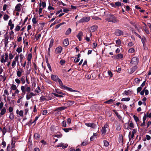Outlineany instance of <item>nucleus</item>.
Returning <instances> with one entry per match:
<instances>
[{"instance_id":"57","label":"nucleus","mask_w":151,"mask_h":151,"mask_svg":"<svg viewBox=\"0 0 151 151\" xmlns=\"http://www.w3.org/2000/svg\"><path fill=\"white\" fill-rule=\"evenodd\" d=\"M52 94L54 95L55 96L57 97H63V96L62 95H58L57 94H56V93H52Z\"/></svg>"},{"instance_id":"53","label":"nucleus","mask_w":151,"mask_h":151,"mask_svg":"<svg viewBox=\"0 0 151 151\" xmlns=\"http://www.w3.org/2000/svg\"><path fill=\"white\" fill-rule=\"evenodd\" d=\"M54 137H57L58 138H61L62 136V135L61 134H55L53 135Z\"/></svg>"},{"instance_id":"16","label":"nucleus","mask_w":151,"mask_h":151,"mask_svg":"<svg viewBox=\"0 0 151 151\" xmlns=\"http://www.w3.org/2000/svg\"><path fill=\"white\" fill-rule=\"evenodd\" d=\"M137 67L136 65H135L132 68L129 70H128V72L130 74H132L134 72L135 70L137 69Z\"/></svg>"},{"instance_id":"62","label":"nucleus","mask_w":151,"mask_h":151,"mask_svg":"<svg viewBox=\"0 0 151 151\" xmlns=\"http://www.w3.org/2000/svg\"><path fill=\"white\" fill-rule=\"evenodd\" d=\"M144 29L145 32L147 34H149L150 32L149 30L147 28L145 27L144 28Z\"/></svg>"},{"instance_id":"21","label":"nucleus","mask_w":151,"mask_h":151,"mask_svg":"<svg viewBox=\"0 0 151 151\" xmlns=\"http://www.w3.org/2000/svg\"><path fill=\"white\" fill-rule=\"evenodd\" d=\"M32 58V54L31 53H29L28 54L27 56V60L28 61V62L27 63V65L29 64V63L30 64L31 63L30 61Z\"/></svg>"},{"instance_id":"5","label":"nucleus","mask_w":151,"mask_h":151,"mask_svg":"<svg viewBox=\"0 0 151 151\" xmlns=\"http://www.w3.org/2000/svg\"><path fill=\"white\" fill-rule=\"evenodd\" d=\"M15 142L12 141L11 143V145H9L7 147V150L8 151L11 150L12 151H16L15 149Z\"/></svg>"},{"instance_id":"56","label":"nucleus","mask_w":151,"mask_h":151,"mask_svg":"<svg viewBox=\"0 0 151 151\" xmlns=\"http://www.w3.org/2000/svg\"><path fill=\"white\" fill-rule=\"evenodd\" d=\"M62 126L63 127H66L67 125L65 121H63L62 122Z\"/></svg>"},{"instance_id":"48","label":"nucleus","mask_w":151,"mask_h":151,"mask_svg":"<svg viewBox=\"0 0 151 151\" xmlns=\"http://www.w3.org/2000/svg\"><path fill=\"white\" fill-rule=\"evenodd\" d=\"M133 117L134 119V120L136 122H137L139 121V118L136 115H134L133 116Z\"/></svg>"},{"instance_id":"6","label":"nucleus","mask_w":151,"mask_h":151,"mask_svg":"<svg viewBox=\"0 0 151 151\" xmlns=\"http://www.w3.org/2000/svg\"><path fill=\"white\" fill-rule=\"evenodd\" d=\"M51 78L54 81L57 82H58L60 86L61 87V85L60 84V82H61L62 83H63L61 80L59 78L57 75H51Z\"/></svg>"},{"instance_id":"28","label":"nucleus","mask_w":151,"mask_h":151,"mask_svg":"<svg viewBox=\"0 0 151 151\" xmlns=\"http://www.w3.org/2000/svg\"><path fill=\"white\" fill-rule=\"evenodd\" d=\"M63 44L65 46H66L69 45V42L68 39H65L64 40Z\"/></svg>"},{"instance_id":"20","label":"nucleus","mask_w":151,"mask_h":151,"mask_svg":"<svg viewBox=\"0 0 151 151\" xmlns=\"http://www.w3.org/2000/svg\"><path fill=\"white\" fill-rule=\"evenodd\" d=\"M23 73V70L22 69L20 70H18L17 71V75L19 77H20Z\"/></svg>"},{"instance_id":"46","label":"nucleus","mask_w":151,"mask_h":151,"mask_svg":"<svg viewBox=\"0 0 151 151\" xmlns=\"http://www.w3.org/2000/svg\"><path fill=\"white\" fill-rule=\"evenodd\" d=\"M40 100L41 102H42L46 100V98L44 96H42L40 97Z\"/></svg>"},{"instance_id":"31","label":"nucleus","mask_w":151,"mask_h":151,"mask_svg":"<svg viewBox=\"0 0 151 151\" xmlns=\"http://www.w3.org/2000/svg\"><path fill=\"white\" fill-rule=\"evenodd\" d=\"M10 89L11 90H13L14 91L17 89V87L15 85L12 84L11 86Z\"/></svg>"},{"instance_id":"10","label":"nucleus","mask_w":151,"mask_h":151,"mask_svg":"<svg viewBox=\"0 0 151 151\" xmlns=\"http://www.w3.org/2000/svg\"><path fill=\"white\" fill-rule=\"evenodd\" d=\"M90 19L89 17H84L78 21V23L88 22Z\"/></svg>"},{"instance_id":"2","label":"nucleus","mask_w":151,"mask_h":151,"mask_svg":"<svg viewBox=\"0 0 151 151\" xmlns=\"http://www.w3.org/2000/svg\"><path fill=\"white\" fill-rule=\"evenodd\" d=\"M9 55L8 53H5L4 55H1L0 58V62L2 63H5L8 60Z\"/></svg>"},{"instance_id":"50","label":"nucleus","mask_w":151,"mask_h":151,"mask_svg":"<svg viewBox=\"0 0 151 151\" xmlns=\"http://www.w3.org/2000/svg\"><path fill=\"white\" fill-rule=\"evenodd\" d=\"M40 88L39 86H38L37 88L36 89L35 91L37 93H39L40 92Z\"/></svg>"},{"instance_id":"17","label":"nucleus","mask_w":151,"mask_h":151,"mask_svg":"<svg viewBox=\"0 0 151 151\" xmlns=\"http://www.w3.org/2000/svg\"><path fill=\"white\" fill-rule=\"evenodd\" d=\"M54 43V40L53 39H51L50 40L49 47L48 49V51L49 52L50 51V48H51L53 46Z\"/></svg>"},{"instance_id":"41","label":"nucleus","mask_w":151,"mask_h":151,"mask_svg":"<svg viewBox=\"0 0 151 151\" xmlns=\"http://www.w3.org/2000/svg\"><path fill=\"white\" fill-rule=\"evenodd\" d=\"M10 39H13V37L14 36V32L13 31H11L10 33Z\"/></svg>"},{"instance_id":"36","label":"nucleus","mask_w":151,"mask_h":151,"mask_svg":"<svg viewBox=\"0 0 151 151\" xmlns=\"http://www.w3.org/2000/svg\"><path fill=\"white\" fill-rule=\"evenodd\" d=\"M16 51L19 53L22 51V47H19L16 49Z\"/></svg>"},{"instance_id":"49","label":"nucleus","mask_w":151,"mask_h":151,"mask_svg":"<svg viewBox=\"0 0 151 151\" xmlns=\"http://www.w3.org/2000/svg\"><path fill=\"white\" fill-rule=\"evenodd\" d=\"M71 29L70 28H68L65 32V35H67L71 33Z\"/></svg>"},{"instance_id":"19","label":"nucleus","mask_w":151,"mask_h":151,"mask_svg":"<svg viewBox=\"0 0 151 151\" xmlns=\"http://www.w3.org/2000/svg\"><path fill=\"white\" fill-rule=\"evenodd\" d=\"M67 107L65 106H61L56 108L55 111H61L65 109Z\"/></svg>"},{"instance_id":"7","label":"nucleus","mask_w":151,"mask_h":151,"mask_svg":"<svg viewBox=\"0 0 151 151\" xmlns=\"http://www.w3.org/2000/svg\"><path fill=\"white\" fill-rule=\"evenodd\" d=\"M138 63V60L137 57H133L130 62V64L132 65H136Z\"/></svg>"},{"instance_id":"24","label":"nucleus","mask_w":151,"mask_h":151,"mask_svg":"<svg viewBox=\"0 0 151 151\" xmlns=\"http://www.w3.org/2000/svg\"><path fill=\"white\" fill-rule=\"evenodd\" d=\"M16 113L19 114L20 116H23L24 112L22 110H20L19 111L18 109H17L16 111Z\"/></svg>"},{"instance_id":"58","label":"nucleus","mask_w":151,"mask_h":151,"mask_svg":"<svg viewBox=\"0 0 151 151\" xmlns=\"http://www.w3.org/2000/svg\"><path fill=\"white\" fill-rule=\"evenodd\" d=\"M13 110V108L12 107L10 106V107L8 109L9 111V112L11 113H13L12 111Z\"/></svg>"},{"instance_id":"52","label":"nucleus","mask_w":151,"mask_h":151,"mask_svg":"<svg viewBox=\"0 0 151 151\" xmlns=\"http://www.w3.org/2000/svg\"><path fill=\"white\" fill-rule=\"evenodd\" d=\"M141 41L143 44V46H144L145 41L146 40V38L145 37L141 38Z\"/></svg>"},{"instance_id":"1","label":"nucleus","mask_w":151,"mask_h":151,"mask_svg":"<svg viewBox=\"0 0 151 151\" xmlns=\"http://www.w3.org/2000/svg\"><path fill=\"white\" fill-rule=\"evenodd\" d=\"M21 89L22 92L24 94L26 93V92H30L31 91V88L27 84H25L24 86H22L21 87Z\"/></svg>"},{"instance_id":"47","label":"nucleus","mask_w":151,"mask_h":151,"mask_svg":"<svg viewBox=\"0 0 151 151\" xmlns=\"http://www.w3.org/2000/svg\"><path fill=\"white\" fill-rule=\"evenodd\" d=\"M20 81H21L22 84H24L25 83V79L23 76L21 78Z\"/></svg>"},{"instance_id":"9","label":"nucleus","mask_w":151,"mask_h":151,"mask_svg":"<svg viewBox=\"0 0 151 151\" xmlns=\"http://www.w3.org/2000/svg\"><path fill=\"white\" fill-rule=\"evenodd\" d=\"M60 84L61 85V86L60 87L62 89H65L67 90L68 91H69L70 92H76L77 91H76L73 90L72 88H68L67 87V86L64 85L63 84V83H62L61 82H60Z\"/></svg>"},{"instance_id":"44","label":"nucleus","mask_w":151,"mask_h":151,"mask_svg":"<svg viewBox=\"0 0 151 151\" xmlns=\"http://www.w3.org/2000/svg\"><path fill=\"white\" fill-rule=\"evenodd\" d=\"M130 100V98L128 97V98H122L121 99V101H129Z\"/></svg>"},{"instance_id":"15","label":"nucleus","mask_w":151,"mask_h":151,"mask_svg":"<svg viewBox=\"0 0 151 151\" xmlns=\"http://www.w3.org/2000/svg\"><path fill=\"white\" fill-rule=\"evenodd\" d=\"M8 25L10 27V29L12 30L14 27V24L13 23L12 19H10L9 21Z\"/></svg>"},{"instance_id":"33","label":"nucleus","mask_w":151,"mask_h":151,"mask_svg":"<svg viewBox=\"0 0 151 151\" xmlns=\"http://www.w3.org/2000/svg\"><path fill=\"white\" fill-rule=\"evenodd\" d=\"M39 6L40 7H41L42 6L43 8L45 7L46 6L45 2L44 1H42L41 2H40L39 3Z\"/></svg>"},{"instance_id":"35","label":"nucleus","mask_w":151,"mask_h":151,"mask_svg":"<svg viewBox=\"0 0 151 151\" xmlns=\"http://www.w3.org/2000/svg\"><path fill=\"white\" fill-rule=\"evenodd\" d=\"M113 111L115 113V114L119 119H120L122 118L121 116L115 110H113Z\"/></svg>"},{"instance_id":"3","label":"nucleus","mask_w":151,"mask_h":151,"mask_svg":"<svg viewBox=\"0 0 151 151\" xmlns=\"http://www.w3.org/2000/svg\"><path fill=\"white\" fill-rule=\"evenodd\" d=\"M17 63V65H18L19 64V56L17 55L15 56L14 59L12 61L11 66L12 68H14L16 66Z\"/></svg>"},{"instance_id":"8","label":"nucleus","mask_w":151,"mask_h":151,"mask_svg":"<svg viewBox=\"0 0 151 151\" xmlns=\"http://www.w3.org/2000/svg\"><path fill=\"white\" fill-rule=\"evenodd\" d=\"M108 128L109 125L107 124H105L104 126L102 127V129L101 130L102 135H104L106 134L107 131L106 129Z\"/></svg>"},{"instance_id":"29","label":"nucleus","mask_w":151,"mask_h":151,"mask_svg":"<svg viewBox=\"0 0 151 151\" xmlns=\"http://www.w3.org/2000/svg\"><path fill=\"white\" fill-rule=\"evenodd\" d=\"M92 35V34L91 33L89 35H88V34H87L86 37V40L88 42H89L90 40L89 37H91Z\"/></svg>"},{"instance_id":"32","label":"nucleus","mask_w":151,"mask_h":151,"mask_svg":"<svg viewBox=\"0 0 151 151\" xmlns=\"http://www.w3.org/2000/svg\"><path fill=\"white\" fill-rule=\"evenodd\" d=\"M121 3L120 2L118 1L116 2L115 4H113V6L116 7V6H119L121 5Z\"/></svg>"},{"instance_id":"38","label":"nucleus","mask_w":151,"mask_h":151,"mask_svg":"<svg viewBox=\"0 0 151 151\" xmlns=\"http://www.w3.org/2000/svg\"><path fill=\"white\" fill-rule=\"evenodd\" d=\"M129 127H130V129H131L132 128H133L134 127V125L133 123L132 122H130L128 124Z\"/></svg>"},{"instance_id":"51","label":"nucleus","mask_w":151,"mask_h":151,"mask_svg":"<svg viewBox=\"0 0 151 151\" xmlns=\"http://www.w3.org/2000/svg\"><path fill=\"white\" fill-rule=\"evenodd\" d=\"M113 100L112 99H110L109 100L105 102V103H107L108 104H111L113 103Z\"/></svg>"},{"instance_id":"26","label":"nucleus","mask_w":151,"mask_h":151,"mask_svg":"<svg viewBox=\"0 0 151 151\" xmlns=\"http://www.w3.org/2000/svg\"><path fill=\"white\" fill-rule=\"evenodd\" d=\"M6 77L4 75H0V82L1 81L4 82L6 80Z\"/></svg>"},{"instance_id":"18","label":"nucleus","mask_w":151,"mask_h":151,"mask_svg":"<svg viewBox=\"0 0 151 151\" xmlns=\"http://www.w3.org/2000/svg\"><path fill=\"white\" fill-rule=\"evenodd\" d=\"M62 50V48L60 47H58L55 49V52L57 54L60 53L61 52Z\"/></svg>"},{"instance_id":"59","label":"nucleus","mask_w":151,"mask_h":151,"mask_svg":"<svg viewBox=\"0 0 151 151\" xmlns=\"http://www.w3.org/2000/svg\"><path fill=\"white\" fill-rule=\"evenodd\" d=\"M15 81L18 84H19L21 83L20 80L18 78H16L15 79Z\"/></svg>"},{"instance_id":"54","label":"nucleus","mask_w":151,"mask_h":151,"mask_svg":"<svg viewBox=\"0 0 151 151\" xmlns=\"http://www.w3.org/2000/svg\"><path fill=\"white\" fill-rule=\"evenodd\" d=\"M134 52V50L133 48H130L128 50V52L129 53H132Z\"/></svg>"},{"instance_id":"64","label":"nucleus","mask_w":151,"mask_h":151,"mask_svg":"<svg viewBox=\"0 0 151 151\" xmlns=\"http://www.w3.org/2000/svg\"><path fill=\"white\" fill-rule=\"evenodd\" d=\"M147 117H148L145 114L143 118V121H145L147 119Z\"/></svg>"},{"instance_id":"25","label":"nucleus","mask_w":151,"mask_h":151,"mask_svg":"<svg viewBox=\"0 0 151 151\" xmlns=\"http://www.w3.org/2000/svg\"><path fill=\"white\" fill-rule=\"evenodd\" d=\"M82 36L83 33L82 32H80L78 33L77 37L79 41L81 40V37Z\"/></svg>"},{"instance_id":"12","label":"nucleus","mask_w":151,"mask_h":151,"mask_svg":"<svg viewBox=\"0 0 151 151\" xmlns=\"http://www.w3.org/2000/svg\"><path fill=\"white\" fill-rule=\"evenodd\" d=\"M22 7V5L21 4L19 3L17 4L15 8V11L19 12L21 10Z\"/></svg>"},{"instance_id":"4","label":"nucleus","mask_w":151,"mask_h":151,"mask_svg":"<svg viewBox=\"0 0 151 151\" xmlns=\"http://www.w3.org/2000/svg\"><path fill=\"white\" fill-rule=\"evenodd\" d=\"M106 20L109 22L115 23L118 21L114 15H111L106 19Z\"/></svg>"},{"instance_id":"13","label":"nucleus","mask_w":151,"mask_h":151,"mask_svg":"<svg viewBox=\"0 0 151 151\" xmlns=\"http://www.w3.org/2000/svg\"><path fill=\"white\" fill-rule=\"evenodd\" d=\"M115 35L117 36H120L123 34V32L119 29H116L115 30Z\"/></svg>"},{"instance_id":"30","label":"nucleus","mask_w":151,"mask_h":151,"mask_svg":"<svg viewBox=\"0 0 151 151\" xmlns=\"http://www.w3.org/2000/svg\"><path fill=\"white\" fill-rule=\"evenodd\" d=\"M34 136L35 139L37 141H39V140L40 136L39 134L37 133H35L34 134Z\"/></svg>"},{"instance_id":"39","label":"nucleus","mask_w":151,"mask_h":151,"mask_svg":"<svg viewBox=\"0 0 151 151\" xmlns=\"http://www.w3.org/2000/svg\"><path fill=\"white\" fill-rule=\"evenodd\" d=\"M9 17L6 14H5L3 17V19L4 21H7L9 18Z\"/></svg>"},{"instance_id":"63","label":"nucleus","mask_w":151,"mask_h":151,"mask_svg":"<svg viewBox=\"0 0 151 151\" xmlns=\"http://www.w3.org/2000/svg\"><path fill=\"white\" fill-rule=\"evenodd\" d=\"M48 9L49 10H54L55 8L54 7H53L52 6H50V4L49 6L48 7Z\"/></svg>"},{"instance_id":"37","label":"nucleus","mask_w":151,"mask_h":151,"mask_svg":"<svg viewBox=\"0 0 151 151\" xmlns=\"http://www.w3.org/2000/svg\"><path fill=\"white\" fill-rule=\"evenodd\" d=\"M134 134H132L131 132H129V140H130L132 139L133 137H134Z\"/></svg>"},{"instance_id":"23","label":"nucleus","mask_w":151,"mask_h":151,"mask_svg":"<svg viewBox=\"0 0 151 151\" xmlns=\"http://www.w3.org/2000/svg\"><path fill=\"white\" fill-rule=\"evenodd\" d=\"M123 55L121 54H119L117 55L114 56V58L116 59H122L123 57Z\"/></svg>"},{"instance_id":"27","label":"nucleus","mask_w":151,"mask_h":151,"mask_svg":"<svg viewBox=\"0 0 151 151\" xmlns=\"http://www.w3.org/2000/svg\"><path fill=\"white\" fill-rule=\"evenodd\" d=\"M9 93L8 92V90L7 89H5L4 91V94L3 95V96L4 98V100H6V95H9Z\"/></svg>"},{"instance_id":"22","label":"nucleus","mask_w":151,"mask_h":151,"mask_svg":"<svg viewBox=\"0 0 151 151\" xmlns=\"http://www.w3.org/2000/svg\"><path fill=\"white\" fill-rule=\"evenodd\" d=\"M97 28V27L96 26H93L90 27V31L91 32L95 31Z\"/></svg>"},{"instance_id":"11","label":"nucleus","mask_w":151,"mask_h":151,"mask_svg":"<svg viewBox=\"0 0 151 151\" xmlns=\"http://www.w3.org/2000/svg\"><path fill=\"white\" fill-rule=\"evenodd\" d=\"M85 124L88 127H91L93 129L96 128V125L94 123H86Z\"/></svg>"},{"instance_id":"61","label":"nucleus","mask_w":151,"mask_h":151,"mask_svg":"<svg viewBox=\"0 0 151 151\" xmlns=\"http://www.w3.org/2000/svg\"><path fill=\"white\" fill-rule=\"evenodd\" d=\"M20 29V27L19 25H17L15 29V30L16 31H19Z\"/></svg>"},{"instance_id":"45","label":"nucleus","mask_w":151,"mask_h":151,"mask_svg":"<svg viewBox=\"0 0 151 151\" xmlns=\"http://www.w3.org/2000/svg\"><path fill=\"white\" fill-rule=\"evenodd\" d=\"M9 118L11 120H13L14 118V115L13 113H10L9 115Z\"/></svg>"},{"instance_id":"40","label":"nucleus","mask_w":151,"mask_h":151,"mask_svg":"<svg viewBox=\"0 0 151 151\" xmlns=\"http://www.w3.org/2000/svg\"><path fill=\"white\" fill-rule=\"evenodd\" d=\"M63 130L65 132H69V131L70 130H71L72 129L71 128H63Z\"/></svg>"},{"instance_id":"34","label":"nucleus","mask_w":151,"mask_h":151,"mask_svg":"<svg viewBox=\"0 0 151 151\" xmlns=\"http://www.w3.org/2000/svg\"><path fill=\"white\" fill-rule=\"evenodd\" d=\"M26 99L27 100L30 99L32 97L30 94V92L27 93L26 94Z\"/></svg>"},{"instance_id":"14","label":"nucleus","mask_w":151,"mask_h":151,"mask_svg":"<svg viewBox=\"0 0 151 151\" xmlns=\"http://www.w3.org/2000/svg\"><path fill=\"white\" fill-rule=\"evenodd\" d=\"M1 111L0 113V117H1L4 114L6 111V108L5 107H4L3 109H0Z\"/></svg>"},{"instance_id":"42","label":"nucleus","mask_w":151,"mask_h":151,"mask_svg":"<svg viewBox=\"0 0 151 151\" xmlns=\"http://www.w3.org/2000/svg\"><path fill=\"white\" fill-rule=\"evenodd\" d=\"M14 55L10 52L9 54V58L10 60H12L14 57Z\"/></svg>"},{"instance_id":"55","label":"nucleus","mask_w":151,"mask_h":151,"mask_svg":"<svg viewBox=\"0 0 151 151\" xmlns=\"http://www.w3.org/2000/svg\"><path fill=\"white\" fill-rule=\"evenodd\" d=\"M19 59L21 61H22V60L24 58V56L23 55L22 53H21L19 55Z\"/></svg>"},{"instance_id":"60","label":"nucleus","mask_w":151,"mask_h":151,"mask_svg":"<svg viewBox=\"0 0 151 151\" xmlns=\"http://www.w3.org/2000/svg\"><path fill=\"white\" fill-rule=\"evenodd\" d=\"M2 132L3 133V134L4 135L6 132V129L5 127H4L2 130Z\"/></svg>"},{"instance_id":"43","label":"nucleus","mask_w":151,"mask_h":151,"mask_svg":"<svg viewBox=\"0 0 151 151\" xmlns=\"http://www.w3.org/2000/svg\"><path fill=\"white\" fill-rule=\"evenodd\" d=\"M103 142H104V145L105 147H108L109 145V143L107 141H106V140H104L103 141Z\"/></svg>"}]
</instances>
